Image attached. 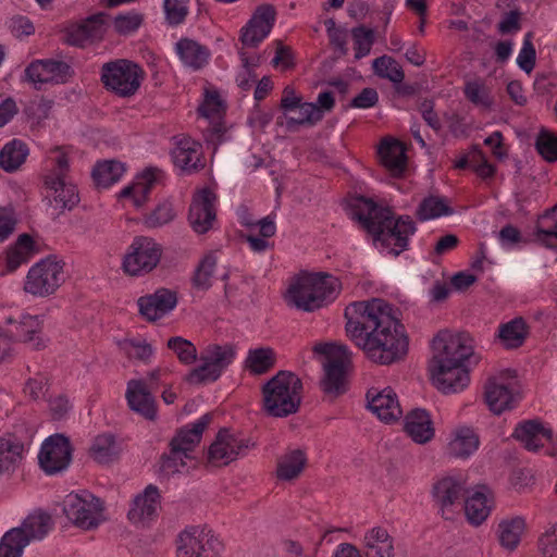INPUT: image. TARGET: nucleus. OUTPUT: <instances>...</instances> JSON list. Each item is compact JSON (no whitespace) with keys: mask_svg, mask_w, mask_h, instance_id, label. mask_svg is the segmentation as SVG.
Listing matches in <instances>:
<instances>
[{"mask_svg":"<svg viewBox=\"0 0 557 557\" xmlns=\"http://www.w3.org/2000/svg\"><path fill=\"white\" fill-rule=\"evenodd\" d=\"M348 338L377 364H391L408 351V336L399 311L382 298L350 302L344 311Z\"/></svg>","mask_w":557,"mask_h":557,"instance_id":"f257e3e1","label":"nucleus"},{"mask_svg":"<svg viewBox=\"0 0 557 557\" xmlns=\"http://www.w3.org/2000/svg\"><path fill=\"white\" fill-rule=\"evenodd\" d=\"M347 214L373 236L374 246L386 255L398 256L408 249L409 239L417 231L409 215L394 219L388 208L371 198L354 196L346 201Z\"/></svg>","mask_w":557,"mask_h":557,"instance_id":"f03ea898","label":"nucleus"},{"mask_svg":"<svg viewBox=\"0 0 557 557\" xmlns=\"http://www.w3.org/2000/svg\"><path fill=\"white\" fill-rule=\"evenodd\" d=\"M341 290L342 283L336 276L304 272L292 278L285 300L299 310L312 312L335 301Z\"/></svg>","mask_w":557,"mask_h":557,"instance_id":"7ed1b4c3","label":"nucleus"},{"mask_svg":"<svg viewBox=\"0 0 557 557\" xmlns=\"http://www.w3.org/2000/svg\"><path fill=\"white\" fill-rule=\"evenodd\" d=\"M301 380L289 371H280L262 387L264 410L273 417L295 413L301 401Z\"/></svg>","mask_w":557,"mask_h":557,"instance_id":"20e7f679","label":"nucleus"},{"mask_svg":"<svg viewBox=\"0 0 557 557\" xmlns=\"http://www.w3.org/2000/svg\"><path fill=\"white\" fill-rule=\"evenodd\" d=\"M65 282L64 262L54 256L34 263L24 278L23 290L34 297L53 295Z\"/></svg>","mask_w":557,"mask_h":557,"instance_id":"39448f33","label":"nucleus"},{"mask_svg":"<svg viewBox=\"0 0 557 557\" xmlns=\"http://www.w3.org/2000/svg\"><path fill=\"white\" fill-rule=\"evenodd\" d=\"M145 73L135 62L127 59H116L102 64L100 81L103 87L114 95L127 98L139 89Z\"/></svg>","mask_w":557,"mask_h":557,"instance_id":"423d86ee","label":"nucleus"},{"mask_svg":"<svg viewBox=\"0 0 557 557\" xmlns=\"http://www.w3.org/2000/svg\"><path fill=\"white\" fill-rule=\"evenodd\" d=\"M163 247L149 236H135L125 250L121 268L133 277H141L151 273L160 263Z\"/></svg>","mask_w":557,"mask_h":557,"instance_id":"0eeeda50","label":"nucleus"},{"mask_svg":"<svg viewBox=\"0 0 557 557\" xmlns=\"http://www.w3.org/2000/svg\"><path fill=\"white\" fill-rule=\"evenodd\" d=\"M63 512L69 521L83 530L96 529L106 520L101 499L85 490L64 497Z\"/></svg>","mask_w":557,"mask_h":557,"instance_id":"6e6552de","label":"nucleus"},{"mask_svg":"<svg viewBox=\"0 0 557 557\" xmlns=\"http://www.w3.org/2000/svg\"><path fill=\"white\" fill-rule=\"evenodd\" d=\"M314 351L325 356L322 388L327 394L338 395L345 389L346 372L351 362V352L345 345L320 344Z\"/></svg>","mask_w":557,"mask_h":557,"instance_id":"1a4fd4ad","label":"nucleus"},{"mask_svg":"<svg viewBox=\"0 0 557 557\" xmlns=\"http://www.w3.org/2000/svg\"><path fill=\"white\" fill-rule=\"evenodd\" d=\"M473 355V339L467 333L440 331L432 339L429 364H465Z\"/></svg>","mask_w":557,"mask_h":557,"instance_id":"9d476101","label":"nucleus"},{"mask_svg":"<svg viewBox=\"0 0 557 557\" xmlns=\"http://www.w3.org/2000/svg\"><path fill=\"white\" fill-rule=\"evenodd\" d=\"M224 545L209 529L190 527L176 540V557H221Z\"/></svg>","mask_w":557,"mask_h":557,"instance_id":"9b49d317","label":"nucleus"},{"mask_svg":"<svg viewBox=\"0 0 557 557\" xmlns=\"http://www.w3.org/2000/svg\"><path fill=\"white\" fill-rule=\"evenodd\" d=\"M255 447V443L239 433L221 430L209 447V460L212 463L227 465L244 457Z\"/></svg>","mask_w":557,"mask_h":557,"instance_id":"f8f14e48","label":"nucleus"},{"mask_svg":"<svg viewBox=\"0 0 557 557\" xmlns=\"http://www.w3.org/2000/svg\"><path fill=\"white\" fill-rule=\"evenodd\" d=\"M9 329L8 337L10 341H16L28 345L32 349L41 350L48 345V337L45 336L44 321L39 315H33L26 312L18 314L17 318H8Z\"/></svg>","mask_w":557,"mask_h":557,"instance_id":"ddd939ff","label":"nucleus"},{"mask_svg":"<svg viewBox=\"0 0 557 557\" xmlns=\"http://www.w3.org/2000/svg\"><path fill=\"white\" fill-rule=\"evenodd\" d=\"M71 66L61 60L44 59L30 62L25 71V79L39 89L45 84H64L72 76Z\"/></svg>","mask_w":557,"mask_h":557,"instance_id":"4468645a","label":"nucleus"},{"mask_svg":"<svg viewBox=\"0 0 557 557\" xmlns=\"http://www.w3.org/2000/svg\"><path fill=\"white\" fill-rule=\"evenodd\" d=\"M216 218V195L210 188L195 193L188 212V222L197 234L212 228Z\"/></svg>","mask_w":557,"mask_h":557,"instance_id":"2eb2a0df","label":"nucleus"},{"mask_svg":"<svg viewBox=\"0 0 557 557\" xmlns=\"http://www.w3.org/2000/svg\"><path fill=\"white\" fill-rule=\"evenodd\" d=\"M72 458L69 440L60 434L51 435L41 445L38 460L47 474H54L67 468Z\"/></svg>","mask_w":557,"mask_h":557,"instance_id":"dca6fc26","label":"nucleus"},{"mask_svg":"<svg viewBox=\"0 0 557 557\" xmlns=\"http://www.w3.org/2000/svg\"><path fill=\"white\" fill-rule=\"evenodd\" d=\"M177 292L160 287L152 294L137 299L138 311L149 322H156L171 313L177 306Z\"/></svg>","mask_w":557,"mask_h":557,"instance_id":"f3484780","label":"nucleus"},{"mask_svg":"<svg viewBox=\"0 0 557 557\" xmlns=\"http://www.w3.org/2000/svg\"><path fill=\"white\" fill-rule=\"evenodd\" d=\"M431 380L443 393H457L466 388L470 382L466 364H429Z\"/></svg>","mask_w":557,"mask_h":557,"instance_id":"a211bd4d","label":"nucleus"},{"mask_svg":"<svg viewBox=\"0 0 557 557\" xmlns=\"http://www.w3.org/2000/svg\"><path fill=\"white\" fill-rule=\"evenodd\" d=\"M275 22V10L270 4L257 8L248 23L242 28V42L256 47L268 37Z\"/></svg>","mask_w":557,"mask_h":557,"instance_id":"6ab92c4d","label":"nucleus"},{"mask_svg":"<svg viewBox=\"0 0 557 557\" xmlns=\"http://www.w3.org/2000/svg\"><path fill=\"white\" fill-rule=\"evenodd\" d=\"M368 408L383 422L393 423L403 416L396 393L391 387L371 388L367 393Z\"/></svg>","mask_w":557,"mask_h":557,"instance_id":"aec40b11","label":"nucleus"},{"mask_svg":"<svg viewBox=\"0 0 557 557\" xmlns=\"http://www.w3.org/2000/svg\"><path fill=\"white\" fill-rule=\"evenodd\" d=\"M46 198L55 209H72L78 202L76 186L60 175L45 174Z\"/></svg>","mask_w":557,"mask_h":557,"instance_id":"412c9836","label":"nucleus"},{"mask_svg":"<svg viewBox=\"0 0 557 557\" xmlns=\"http://www.w3.org/2000/svg\"><path fill=\"white\" fill-rule=\"evenodd\" d=\"M144 379H132L126 384L125 398L131 410L148 420L157 417L156 399Z\"/></svg>","mask_w":557,"mask_h":557,"instance_id":"4be33fe9","label":"nucleus"},{"mask_svg":"<svg viewBox=\"0 0 557 557\" xmlns=\"http://www.w3.org/2000/svg\"><path fill=\"white\" fill-rule=\"evenodd\" d=\"M462 493V483L453 476L438 479L431 491L432 499L445 519L450 518L453 507L459 503Z\"/></svg>","mask_w":557,"mask_h":557,"instance_id":"5701e85b","label":"nucleus"},{"mask_svg":"<svg viewBox=\"0 0 557 557\" xmlns=\"http://www.w3.org/2000/svg\"><path fill=\"white\" fill-rule=\"evenodd\" d=\"M174 165L184 173H193L203 168L201 146L190 137L175 141L171 151Z\"/></svg>","mask_w":557,"mask_h":557,"instance_id":"b1692460","label":"nucleus"},{"mask_svg":"<svg viewBox=\"0 0 557 557\" xmlns=\"http://www.w3.org/2000/svg\"><path fill=\"white\" fill-rule=\"evenodd\" d=\"M553 432L539 420H527L515 428L512 437L530 451H537L552 441Z\"/></svg>","mask_w":557,"mask_h":557,"instance_id":"393cba45","label":"nucleus"},{"mask_svg":"<svg viewBox=\"0 0 557 557\" xmlns=\"http://www.w3.org/2000/svg\"><path fill=\"white\" fill-rule=\"evenodd\" d=\"M480 446V437L476 432L467 425L457 426L450 433L446 450L451 457L468 459Z\"/></svg>","mask_w":557,"mask_h":557,"instance_id":"a878e982","label":"nucleus"},{"mask_svg":"<svg viewBox=\"0 0 557 557\" xmlns=\"http://www.w3.org/2000/svg\"><path fill=\"white\" fill-rule=\"evenodd\" d=\"M159 508V490L154 485H148L141 494L135 497L128 511V519L133 523L149 521L158 516Z\"/></svg>","mask_w":557,"mask_h":557,"instance_id":"bb28decb","label":"nucleus"},{"mask_svg":"<svg viewBox=\"0 0 557 557\" xmlns=\"http://www.w3.org/2000/svg\"><path fill=\"white\" fill-rule=\"evenodd\" d=\"M484 398L487 407L495 414H500L505 410L511 409L516 401L510 384L504 383L497 377L487 381Z\"/></svg>","mask_w":557,"mask_h":557,"instance_id":"cd10ccee","label":"nucleus"},{"mask_svg":"<svg viewBox=\"0 0 557 557\" xmlns=\"http://www.w3.org/2000/svg\"><path fill=\"white\" fill-rule=\"evenodd\" d=\"M108 15L98 13L86 18L74 27L69 34V42L74 46H84L87 41L101 39L107 32Z\"/></svg>","mask_w":557,"mask_h":557,"instance_id":"c85d7f7f","label":"nucleus"},{"mask_svg":"<svg viewBox=\"0 0 557 557\" xmlns=\"http://www.w3.org/2000/svg\"><path fill=\"white\" fill-rule=\"evenodd\" d=\"M405 432L417 444H425L434 437V426L430 413L424 409H413L405 417Z\"/></svg>","mask_w":557,"mask_h":557,"instance_id":"c756f323","label":"nucleus"},{"mask_svg":"<svg viewBox=\"0 0 557 557\" xmlns=\"http://www.w3.org/2000/svg\"><path fill=\"white\" fill-rule=\"evenodd\" d=\"M175 51L184 66L193 71L201 70L210 59V51L206 46L188 38L180 39Z\"/></svg>","mask_w":557,"mask_h":557,"instance_id":"7c9ffc66","label":"nucleus"},{"mask_svg":"<svg viewBox=\"0 0 557 557\" xmlns=\"http://www.w3.org/2000/svg\"><path fill=\"white\" fill-rule=\"evenodd\" d=\"M379 158L381 164L393 175H400L407 164L406 149L404 145L396 139H384L379 147Z\"/></svg>","mask_w":557,"mask_h":557,"instance_id":"2f4dec72","label":"nucleus"},{"mask_svg":"<svg viewBox=\"0 0 557 557\" xmlns=\"http://www.w3.org/2000/svg\"><path fill=\"white\" fill-rule=\"evenodd\" d=\"M211 414L206 413L195 422L183 428L171 441V446L191 455L194 448L200 443L205 429L211 422Z\"/></svg>","mask_w":557,"mask_h":557,"instance_id":"473e14b6","label":"nucleus"},{"mask_svg":"<svg viewBox=\"0 0 557 557\" xmlns=\"http://www.w3.org/2000/svg\"><path fill=\"white\" fill-rule=\"evenodd\" d=\"M33 245L34 242L29 235H20L17 240L7 249L5 255L0 258V262L4 263L1 274L13 273L22 264L27 263L32 257Z\"/></svg>","mask_w":557,"mask_h":557,"instance_id":"72a5a7b5","label":"nucleus"},{"mask_svg":"<svg viewBox=\"0 0 557 557\" xmlns=\"http://www.w3.org/2000/svg\"><path fill=\"white\" fill-rule=\"evenodd\" d=\"M493 506L492 493L486 487L474 491L465 504V512L469 522L480 525L490 516Z\"/></svg>","mask_w":557,"mask_h":557,"instance_id":"f704fd0d","label":"nucleus"},{"mask_svg":"<svg viewBox=\"0 0 557 557\" xmlns=\"http://www.w3.org/2000/svg\"><path fill=\"white\" fill-rule=\"evenodd\" d=\"M307 465V455L300 448L287 449L276 463V478L280 481H293L297 479Z\"/></svg>","mask_w":557,"mask_h":557,"instance_id":"c9c22d12","label":"nucleus"},{"mask_svg":"<svg viewBox=\"0 0 557 557\" xmlns=\"http://www.w3.org/2000/svg\"><path fill=\"white\" fill-rule=\"evenodd\" d=\"M367 557H394V541L382 527H373L363 536Z\"/></svg>","mask_w":557,"mask_h":557,"instance_id":"e433bc0d","label":"nucleus"},{"mask_svg":"<svg viewBox=\"0 0 557 557\" xmlns=\"http://www.w3.org/2000/svg\"><path fill=\"white\" fill-rule=\"evenodd\" d=\"M463 95L471 104L481 111H491L494 106L492 87L481 77L466 81Z\"/></svg>","mask_w":557,"mask_h":557,"instance_id":"4c0bfd02","label":"nucleus"},{"mask_svg":"<svg viewBox=\"0 0 557 557\" xmlns=\"http://www.w3.org/2000/svg\"><path fill=\"white\" fill-rule=\"evenodd\" d=\"M525 531V520L522 517H511L503 519L498 523V541L507 550H515L520 544L521 537Z\"/></svg>","mask_w":557,"mask_h":557,"instance_id":"58836bf2","label":"nucleus"},{"mask_svg":"<svg viewBox=\"0 0 557 557\" xmlns=\"http://www.w3.org/2000/svg\"><path fill=\"white\" fill-rule=\"evenodd\" d=\"M51 527L52 522L50 516L39 511L28 515L22 521L21 525L14 529H18L21 535L25 537L29 544L33 541L42 540L48 534Z\"/></svg>","mask_w":557,"mask_h":557,"instance_id":"ea45409f","label":"nucleus"},{"mask_svg":"<svg viewBox=\"0 0 557 557\" xmlns=\"http://www.w3.org/2000/svg\"><path fill=\"white\" fill-rule=\"evenodd\" d=\"M158 174L157 169L145 170L137 182L120 191V197L128 198L135 207H141L146 202L151 185L157 180Z\"/></svg>","mask_w":557,"mask_h":557,"instance_id":"a19ab883","label":"nucleus"},{"mask_svg":"<svg viewBox=\"0 0 557 557\" xmlns=\"http://www.w3.org/2000/svg\"><path fill=\"white\" fill-rule=\"evenodd\" d=\"M529 334V327L524 319L515 318L498 327V338L507 349L518 348L523 345Z\"/></svg>","mask_w":557,"mask_h":557,"instance_id":"79ce46f5","label":"nucleus"},{"mask_svg":"<svg viewBox=\"0 0 557 557\" xmlns=\"http://www.w3.org/2000/svg\"><path fill=\"white\" fill-rule=\"evenodd\" d=\"M288 131H297L300 126L311 127L322 120V114L313 102H302L295 112L284 116Z\"/></svg>","mask_w":557,"mask_h":557,"instance_id":"37998d69","label":"nucleus"},{"mask_svg":"<svg viewBox=\"0 0 557 557\" xmlns=\"http://www.w3.org/2000/svg\"><path fill=\"white\" fill-rule=\"evenodd\" d=\"M276 362V354L271 347L251 348L245 359V369L255 375L270 371Z\"/></svg>","mask_w":557,"mask_h":557,"instance_id":"c03bdc74","label":"nucleus"},{"mask_svg":"<svg viewBox=\"0 0 557 557\" xmlns=\"http://www.w3.org/2000/svg\"><path fill=\"white\" fill-rule=\"evenodd\" d=\"M453 213L454 210L449 206L448 200L445 197L436 195H430L423 198L416 211L417 218L422 222L440 219Z\"/></svg>","mask_w":557,"mask_h":557,"instance_id":"a18cd8bd","label":"nucleus"},{"mask_svg":"<svg viewBox=\"0 0 557 557\" xmlns=\"http://www.w3.org/2000/svg\"><path fill=\"white\" fill-rule=\"evenodd\" d=\"M120 350L129 359L144 364L151 362L156 349L145 338L126 337L117 342Z\"/></svg>","mask_w":557,"mask_h":557,"instance_id":"49530a36","label":"nucleus"},{"mask_svg":"<svg viewBox=\"0 0 557 557\" xmlns=\"http://www.w3.org/2000/svg\"><path fill=\"white\" fill-rule=\"evenodd\" d=\"M27 156V145L20 139H13L0 150V166L7 172H13L25 162Z\"/></svg>","mask_w":557,"mask_h":557,"instance_id":"de8ad7c7","label":"nucleus"},{"mask_svg":"<svg viewBox=\"0 0 557 557\" xmlns=\"http://www.w3.org/2000/svg\"><path fill=\"white\" fill-rule=\"evenodd\" d=\"M536 238L549 248H557V205L539 216Z\"/></svg>","mask_w":557,"mask_h":557,"instance_id":"09e8293b","label":"nucleus"},{"mask_svg":"<svg viewBox=\"0 0 557 557\" xmlns=\"http://www.w3.org/2000/svg\"><path fill=\"white\" fill-rule=\"evenodd\" d=\"M125 172L122 162L109 160L98 162L92 170V178L98 187L107 188L119 182Z\"/></svg>","mask_w":557,"mask_h":557,"instance_id":"8fccbe9b","label":"nucleus"},{"mask_svg":"<svg viewBox=\"0 0 557 557\" xmlns=\"http://www.w3.org/2000/svg\"><path fill=\"white\" fill-rule=\"evenodd\" d=\"M120 447L112 434L106 433L95 437L90 447L92 458L100 463H108L117 457Z\"/></svg>","mask_w":557,"mask_h":557,"instance_id":"3c124183","label":"nucleus"},{"mask_svg":"<svg viewBox=\"0 0 557 557\" xmlns=\"http://www.w3.org/2000/svg\"><path fill=\"white\" fill-rule=\"evenodd\" d=\"M236 350L232 345H209L200 355L199 360L210 361L223 372L235 359Z\"/></svg>","mask_w":557,"mask_h":557,"instance_id":"603ef678","label":"nucleus"},{"mask_svg":"<svg viewBox=\"0 0 557 557\" xmlns=\"http://www.w3.org/2000/svg\"><path fill=\"white\" fill-rule=\"evenodd\" d=\"M215 267L216 257L213 253L206 255L195 270L191 278L193 287L198 290H208L212 285Z\"/></svg>","mask_w":557,"mask_h":557,"instance_id":"864d4df0","label":"nucleus"},{"mask_svg":"<svg viewBox=\"0 0 557 557\" xmlns=\"http://www.w3.org/2000/svg\"><path fill=\"white\" fill-rule=\"evenodd\" d=\"M24 445L13 435L0 437V470L9 469L22 459Z\"/></svg>","mask_w":557,"mask_h":557,"instance_id":"5fc2aeb1","label":"nucleus"},{"mask_svg":"<svg viewBox=\"0 0 557 557\" xmlns=\"http://www.w3.org/2000/svg\"><path fill=\"white\" fill-rule=\"evenodd\" d=\"M176 216V211L171 200L159 202L156 208L145 215L144 224L148 228H159L171 223Z\"/></svg>","mask_w":557,"mask_h":557,"instance_id":"6e6d98bb","label":"nucleus"},{"mask_svg":"<svg viewBox=\"0 0 557 557\" xmlns=\"http://www.w3.org/2000/svg\"><path fill=\"white\" fill-rule=\"evenodd\" d=\"M191 460V455H187L178 448L171 446L170 453L161 459L160 472L165 476L181 473L188 468V462Z\"/></svg>","mask_w":557,"mask_h":557,"instance_id":"4d7b16f0","label":"nucleus"},{"mask_svg":"<svg viewBox=\"0 0 557 557\" xmlns=\"http://www.w3.org/2000/svg\"><path fill=\"white\" fill-rule=\"evenodd\" d=\"M372 67L379 77L386 78L395 84L401 83L405 78L401 66L392 57L382 55L374 59Z\"/></svg>","mask_w":557,"mask_h":557,"instance_id":"13d9d810","label":"nucleus"},{"mask_svg":"<svg viewBox=\"0 0 557 557\" xmlns=\"http://www.w3.org/2000/svg\"><path fill=\"white\" fill-rule=\"evenodd\" d=\"M28 545L18 529L12 528L0 540V557H22Z\"/></svg>","mask_w":557,"mask_h":557,"instance_id":"bf43d9fd","label":"nucleus"},{"mask_svg":"<svg viewBox=\"0 0 557 557\" xmlns=\"http://www.w3.org/2000/svg\"><path fill=\"white\" fill-rule=\"evenodd\" d=\"M166 346L184 364H191L197 359L196 346L190 341L182 336H174L169 338Z\"/></svg>","mask_w":557,"mask_h":557,"instance_id":"052dcab7","label":"nucleus"},{"mask_svg":"<svg viewBox=\"0 0 557 557\" xmlns=\"http://www.w3.org/2000/svg\"><path fill=\"white\" fill-rule=\"evenodd\" d=\"M537 152L548 162L557 161V134L542 128L536 137Z\"/></svg>","mask_w":557,"mask_h":557,"instance_id":"680f3d73","label":"nucleus"},{"mask_svg":"<svg viewBox=\"0 0 557 557\" xmlns=\"http://www.w3.org/2000/svg\"><path fill=\"white\" fill-rule=\"evenodd\" d=\"M188 4L189 0H163L166 23L171 26L183 24L189 13Z\"/></svg>","mask_w":557,"mask_h":557,"instance_id":"e2e57ef3","label":"nucleus"},{"mask_svg":"<svg viewBox=\"0 0 557 557\" xmlns=\"http://www.w3.org/2000/svg\"><path fill=\"white\" fill-rule=\"evenodd\" d=\"M144 22V15L137 11H128L116 15L113 20L114 30L123 36L138 30Z\"/></svg>","mask_w":557,"mask_h":557,"instance_id":"0e129e2a","label":"nucleus"},{"mask_svg":"<svg viewBox=\"0 0 557 557\" xmlns=\"http://www.w3.org/2000/svg\"><path fill=\"white\" fill-rule=\"evenodd\" d=\"M219 371L210 361L200 360V364L194 368L186 376L189 384H205L214 382L221 376Z\"/></svg>","mask_w":557,"mask_h":557,"instance_id":"69168bd1","label":"nucleus"},{"mask_svg":"<svg viewBox=\"0 0 557 557\" xmlns=\"http://www.w3.org/2000/svg\"><path fill=\"white\" fill-rule=\"evenodd\" d=\"M355 58L362 59L367 57L374 42V32L366 27H356L352 29Z\"/></svg>","mask_w":557,"mask_h":557,"instance_id":"338daca9","label":"nucleus"},{"mask_svg":"<svg viewBox=\"0 0 557 557\" xmlns=\"http://www.w3.org/2000/svg\"><path fill=\"white\" fill-rule=\"evenodd\" d=\"M542 557H557V523L550 524L539 537Z\"/></svg>","mask_w":557,"mask_h":557,"instance_id":"774afa93","label":"nucleus"}]
</instances>
